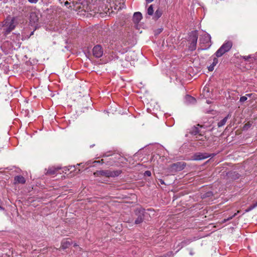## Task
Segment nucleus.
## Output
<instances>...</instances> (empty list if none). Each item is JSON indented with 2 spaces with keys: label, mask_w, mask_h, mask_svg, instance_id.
I'll return each instance as SVG.
<instances>
[{
  "label": "nucleus",
  "mask_w": 257,
  "mask_h": 257,
  "mask_svg": "<svg viewBox=\"0 0 257 257\" xmlns=\"http://www.w3.org/2000/svg\"><path fill=\"white\" fill-rule=\"evenodd\" d=\"M121 170L111 171L110 170H99L95 172L93 175L95 177L104 176L107 178L118 176L121 173Z\"/></svg>",
  "instance_id": "f257e3e1"
},
{
  "label": "nucleus",
  "mask_w": 257,
  "mask_h": 257,
  "mask_svg": "<svg viewBox=\"0 0 257 257\" xmlns=\"http://www.w3.org/2000/svg\"><path fill=\"white\" fill-rule=\"evenodd\" d=\"M232 47V42L231 41L225 42L219 49L215 52L216 57L222 56L225 53L228 52Z\"/></svg>",
  "instance_id": "f03ea898"
},
{
  "label": "nucleus",
  "mask_w": 257,
  "mask_h": 257,
  "mask_svg": "<svg viewBox=\"0 0 257 257\" xmlns=\"http://www.w3.org/2000/svg\"><path fill=\"white\" fill-rule=\"evenodd\" d=\"M2 27H5L3 34L6 36L9 34L15 28L14 20H6L2 22Z\"/></svg>",
  "instance_id": "7ed1b4c3"
},
{
  "label": "nucleus",
  "mask_w": 257,
  "mask_h": 257,
  "mask_svg": "<svg viewBox=\"0 0 257 257\" xmlns=\"http://www.w3.org/2000/svg\"><path fill=\"white\" fill-rule=\"evenodd\" d=\"M198 33L197 31H192L190 33L189 41V50L193 51L196 49L197 42L198 40Z\"/></svg>",
  "instance_id": "20e7f679"
},
{
  "label": "nucleus",
  "mask_w": 257,
  "mask_h": 257,
  "mask_svg": "<svg viewBox=\"0 0 257 257\" xmlns=\"http://www.w3.org/2000/svg\"><path fill=\"white\" fill-rule=\"evenodd\" d=\"M186 166V163L184 162H178L170 165L168 168L169 172L171 174L183 170Z\"/></svg>",
  "instance_id": "39448f33"
},
{
  "label": "nucleus",
  "mask_w": 257,
  "mask_h": 257,
  "mask_svg": "<svg viewBox=\"0 0 257 257\" xmlns=\"http://www.w3.org/2000/svg\"><path fill=\"white\" fill-rule=\"evenodd\" d=\"M199 41L201 48H199L198 50H206L211 46V37L208 34H205L202 36L200 38Z\"/></svg>",
  "instance_id": "423d86ee"
},
{
  "label": "nucleus",
  "mask_w": 257,
  "mask_h": 257,
  "mask_svg": "<svg viewBox=\"0 0 257 257\" xmlns=\"http://www.w3.org/2000/svg\"><path fill=\"white\" fill-rule=\"evenodd\" d=\"M145 213V210L144 208H140L136 209L135 214L137 216V217L135 221V223L136 224H139L143 221L144 219Z\"/></svg>",
  "instance_id": "0eeeda50"
},
{
  "label": "nucleus",
  "mask_w": 257,
  "mask_h": 257,
  "mask_svg": "<svg viewBox=\"0 0 257 257\" xmlns=\"http://www.w3.org/2000/svg\"><path fill=\"white\" fill-rule=\"evenodd\" d=\"M109 156H111V157L109 158L108 159H106L105 164L107 165H110V166H112L113 163H115V162H116L117 158H118L119 157V155H117V154H113V155H104L103 156V157H109Z\"/></svg>",
  "instance_id": "6e6552de"
},
{
  "label": "nucleus",
  "mask_w": 257,
  "mask_h": 257,
  "mask_svg": "<svg viewBox=\"0 0 257 257\" xmlns=\"http://www.w3.org/2000/svg\"><path fill=\"white\" fill-rule=\"evenodd\" d=\"M93 56L97 58L101 57L103 55V50L100 45L95 46L92 50Z\"/></svg>",
  "instance_id": "1a4fd4ad"
},
{
  "label": "nucleus",
  "mask_w": 257,
  "mask_h": 257,
  "mask_svg": "<svg viewBox=\"0 0 257 257\" xmlns=\"http://www.w3.org/2000/svg\"><path fill=\"white\" fill-rule=\"evenodd\" d=\"M211 156V154H209L206 153H197L194 155V160H201L203 159H206Z\"/></svg>",
  "instance_id": "9d476101"
},
{
  "label": "nucleus",
  "mask_w": 257,
  "mask_h": 257,
  "mask_svg": "<svg viewBox=\"0 0 257 257\" xmlns=\"http://www.w3.org/2000/svg\"><path fill=\"white\" fill-rule=\"evenodd\" d=\"M39 18V14L36 12H31L30 14V22L32 25L37 23Z\"/></svg>",
  "instance_id": "9b49d317"
},
{
  "label": "nucleus",
  "mask_w": 257,
  "mask_h": 257,
  "mask_svg": "<svg viewBox=\"0 0 257 257\" xmlns=\"http://www.w3.org/2000/svg\"><path fill=\"white\" fill-rule=\"evenodd\" d=\"M227 177L231 180H236L240 177V175L235 171H230L227 173Z\"/></svg>",
  "instance_id": "f8f14e48"
},
{
  "label": "nucleus",
  "mask_w": 257,
  "mask_h": 257,
  "mask_svg": "<svg viewBox=\"0 0 257 257\" xmlns=\"http://www.w3.org/2000/svg\"><path fill=\"white\" fill-rule=\"evenodd\" d=\"M142 18V15L140 12H135L133 15V21L135 24H138Z\"/></svg>",
  "instance_id": "ddd939ff"
},
{
  "label": "nucleus",
  "mask_w": 257,
  "mask_h": 257,
  "mask_svg": "<svg viewBox=\"0 0 257 257\" xmlns=\"http://www.w3.org/2000/svg\"><path fill=\"white\" fill-rule=\"evenodd\" d=\"M72 244V242L71 241L68 240V239H64L61 242L60 248L65 249L68 248Z\"/></svg>",
  "instance_id": "4468645a"
},
{
  "label": "nucleus",
  "mask_w": 257,
  "mask_h": 257,
  "mask_svg": "<svg viewBox=\"0 0 257 257\" xmlns=\"http://www.w3.org/2000/svg\"><path fill=\"white\" fill-rule=\"evenodd\" d=\"M26 183V179L25 178L21 176V175H18L15 177L14 178V184H24Z\"/></svg>",
  "instance_id": "2eb2a0df"
},
{
  "label": "nucleus",
  "mask_w": 257,
  "mask_h": 257,
  "mask_svg": "<svg viewBox=\"0 0 257 257\" xmlns=\"http://www.w3.org/2000/svg\"><path fill=\"white\" fill-rule=\"evenodd\" d=\"M203 127V125L198 124L197 126H193L190 131V134L193 135H196L200 132L199 128L198 127Z\"/></svg>",
  "instance_id": "dca6fc26"
},
{
  "label": "nucleus",
  "mask_w": 257,
  "mask_h": 257,
  "mask_svg": "<svg viewBox=\"0 0 257 257\" xmlns=\"http://www.w3.org/2000/svg\"><path fill=\"white\" fill-rule=\"evenodd\" d=\"M60 169H61V168H59V167H57V168H56L54 167H49L48 169V170H47L46 175H54Z\"/></svg>",
  "instance_id": "f3484780"
},
{
  "label": "nucleus",
  "mask_w": 257,
  "mask_h": 257,
  "mask_svg": "<svg viewBox=\"0 0 257 257\" xmlns=\"http://www.w3.org/2000/svg\"><path fill=\"white\" fill-rule=\"evenodd\" d=\"M213 196V193L211 191H208L201 194V198L202 199H211Z\"/></svg>",
  "instance_id": "a211bd4d"
},
{
  "label": "nucleus",
  "mask_w": 257,
  "mask_h": 257,
  "mask_svg": "<svg viewBox=\"0 0 257 257\" xmlns=\"http://www.w3.org/2000/svg\"><path fill=\"white\" fill-rule=\"evenodd\" d=\"M163 14V10L160 8H158L154 13L153 19L157 20L159 19Z\"/></svg>",
  "instance_id": "6ab92c4d"
},
{
  "label": "nucleus",
  "mask_w": 257,
  "mask_h": 257,
  "mask_svg": "<svg viewBox=\"0 0 257 257\" xmlns=\"http://www.w3.org/2000/svg\"><path fill=\"white\" fill-rule=\"evenodd\" d=\"M230 114H228L226 116H225L224 118L221 119L220 121H219L217 123L218 127H220L223 126L226 122L227 119L229 117H230Z\"/></svg>",
  "instance_id": "aec40b11"
},
{
  "label": "nucleus",
  "mask_w": 257,
  "mask_h": 257,
  "mask_svg": "<svg viewBox=\"0 0 257 257\" xmlns=\"http://www.w3.org/2000/svg\"><path fill=\"white\" fill-rule=\"evenodd\" d=\"M218 61L217 58L214 57L213 58L212 63L208 67V69L209 71H212L214 70V67L218 63Z\"/></svg>",
  "instance_id": "412c9836"
},
{
  "label": "nucleus",
  "mask_w": 257,
  "mask_h": 257,
  "mask_svg": "<svg viewBox=\"0 0 257 257\" xmlns=\"http://www.w3.org/2000/svg\"><path fill=\"white\" fill-rule=\"evenodd\" d=\"M64 170H63V172H64L65 173H66V171L71 170V172L74 171L75 170V166H69V167H65L63 168Z\"/></svg>",
  "instance_id": "4be33fe9"
},
{
  "label": "nucleus",
  "mask_w": 257,
  "mask_h": 257,
  "mask_svg": "<svg viewBox=\"0 0 257 257\" xmlns=\"http://www.w3.org/2000/svg\"><path fill=\"white\" fill-rule=\"evenodd\" d=\"M147 14L150 16H153L154 14V9L153 5H151L149 6L147 10Z\"/></svg>",
  "instance_id": "5701e85b"
},
{
  "label": "nucleus",
  "mask_w": 257,
  "mask_h": 257,
  "mask_svg": "<svg viewBox=\"0 0 257 257\" xmlns=\"http://www.w3.org/2000/svg\"><path fill=\"white\" fill-rule=\"evenodd\" d=\"M186 98V100L189 101L190 103H194L196 101L195 98L190 95H187Z\"/></svg>",
  "instance_id": "b1692460"
},
{
  "label": "nucleus",
  "mask_w": 257,
  "mask_h": 257,
  "mask_svg": "<svg viewBox=\"0 0 257 257\" xmlns=\"http://www.w3.org/2000/svg\"><path fill=\"white\" fill-rule=\"evenodd\" d=\"M135 52H130L127 54V59L128 60L130 58H132L133 57V60H135Z\"/></svg>",
  "instance_id": "393cba45"
},
{
  "label": "nucleus",
  "mask_w": 257,
  "mask_h": 257,
  "mask_svg": "<svg viewBox=\"0 0 257 257\" xmlns=\"http://www.w3.org/2000/svg\"><path fill=\"white\" fill-rule=\"evenodd\" d=\"M196 146L201 145L203 146L204 147H208V145H206L204 142L198 141L196 144Z\"/></svg>",
  "instance_id": "a878e982"
},
{
  "label": "nucleus",
  "mask_w": 257,
  "mask_h": 257,
  "mask_svg": "<svg viewBox=\"0 0 257 257\" xmlns=\"http://www.w3.org/2000/svg\"><path fill=\"white\" fill-rule=\"evenodd\" d=\"M255 207H254V206L252 204L249 207H248L245 210V212H249L250 211H251V210H252L253 209L255 208Z\"/></svg>",
  "instance_id": "bb28decb"
},
{
  "label": "nucleus",
  "mask_w": 257,
  "mask_h": 257,
  "mask_svg": "<svg viewBox=\"0 0 257 257\" xmlns=\"http://www.w3.org/2000/svg\"><path fill=\"white\" fill-rule=\"evenodd\" d=\"M196 141H198L205 142L207 140L206 137H205L204 138H200V139L198 137H196Z\"/></svg>",
  "instance_id": "cd10ccee"
},
{
  "label": "nucleus",
  "mask_w": 257,
  "mask_h": 257,
  "mask_svg": "<svg viewBox=\"0 0 257 257\" xmlns=\"http://www.w3.org/2000/svg\"><path fill=\"white\" fill-rule=\"evenodd\" d=\"M236 213H235L234 214V215H233L232 216H230L229 217H228L226 219H224L223 221V222H226V221L231 219L233 217H234L235 215H236Z\"/></svg>",
  "instance_id": "c85d7f7f"
},
{
  "label": "nucleus",
  "mask_w": 257,
  "mask_h": 257,
  "mask_svg": "<svg viewBox=\"0 0 257 257\" xmlns=\"http://www.w3.org/2000/svg\"><path fill=\"white\" fill-rule=\"evenodd\" d=\"M106 159H101L100 161H95L93 162V163H105Z\"/></svg>",
  "instance_id": "c756f323"
},
{
  "label": "nucleus",
  "mask_w": 257,
  "mask_h": 257,
  "mask_svg": "<svg viewBox=\"0 0 257 257\" xmlns=\"http://www.w3.org/2000/svg\"><path fill=\"white\" fill-rule=\"evenodd\" d=\"M144 176L150 177L151 176V172L150 171H146L144 173Z\"/></svg>",
  "instance_id": "7c9ffc66"
},
{
  "label": "nucleus",
  "mask_w": 257,
  "mask_h": 257,
  "mask_svg": "<svg viewBox=\"0 0 257 257\" xmlns=\"http://www.w3.org/2000/svg\"><path fill=\"white\" fill-rule=\"evenodd\" d=\"M246 99H247V97L245 96H243L240 98V101L241 102H243L245 101H246Z\"/></svg>",
  "instance_id": "2f4dec72"
},
{
  "label": "nucleus",
  "mask_w": 257,
  "mask_h": 257,
  "mask_svg": "<svg viewBox=\"0 0 257 257\" xmlns=\"http://www.w3.org/2000/svg\"><path fill=\"white\" fill-rule=\"evenodd\" d=\"M28 2L31 4H36L38 2V0H28Z\"/></svg>",
  "instance_id": "473e14b6"
},
{
  "label": "nucleus",
  "mask_w": 257,
  "mask_h": 257,
  "mask_svg": "<svg viewBox=\"0 0 257 257\" xmlns=\"http://www.w3.org/2000/svg\"><path fill=\"white\" fill-rule=\"evenodd\" d=\"M94 13H99L100 14H102V12L101 10L99 9V8L97 10H95Z\"/></svg>",
  "instance_id": "72a5a7b5"
},
{
  "label": "nucleus",
  "mask_w": 257,
  "mask_h": 257,
  "mask_svg": "<svg viewBox=\"0 0 257 257\" xmlns=\"http://www.w3.org/2000/svg\"><path fill=\"white\" fill-rule=\"evenodd\" d=\"M242 58L245 60H248V59L250 58V56H243Z\"/></svg>",
  "instance_id": "f704fd0d"
},
{
  "label": "nucleus",
  "mask_w": 257,
  "mask_h": 257,
  "mask_svg": "<svg viewBox=\"0 0 257 257\" xmlns=\"http://www.w3.org/2000/svg\"><path fill=\"white\" fill-rule=\"evenodd\" d=\"M249 126H250V124L246 123L245 124H244V125L243 126V128L244 129L247 128Z\"/></svg>",
  "instance_id": "c9c22d12"
},
{
  "label": "nucleus",
  "mask_w": 257,
  "mask_h": 257,
  "mask_svg": "<svg viewBox=\"0 0 257 257\" xmlns=\"http://www.w3.org/2000/svg\"><path fill=\"white\" fill-rule=\"evenodd\" d=\"M147 3H150L152 2L154 0H146Z\"/></svg>",
  "instance_id": "e433bc0d"
},
{
  "label": "nucleus",
  "mask_w": 257,
  "mask_h": 257,
  "mask_svg": "<svg viewBox=\"0 0 257 257\" xmlns=\"http://www.w3.org/2000/svg\"><path fill=\"white\" fill-rule=\"evenodd\" d=\"M69 4H70V3L68 1H66V2H65V5L66 6Z\"/></svg>",
  "instance_id": "4c0bfd02"
},
{
  "label": "nucleus",
  "mask_w": 257,
  "mask_h": 257,
  "mask_svg": "<svg viewBox=\"0 0 257 257\" xmlns=\"http://www.w3.org/2000/svg\"><path fill=\"white\" fill-rule=\"evenodd\" d=\"M253 205L255 207H257V201L255 203L253 204Z\"/></svg>",
  "instance_id": "58836bf2"
},
{
  "label": "nucleus",
  "mask_w": 257,
  "mask_h": 257,
  "mask_svg": "<svg viewBox=\"0 0 257 257\" xmlns=\"http://www.w3.org/2000/svg\"><path fill=\"white\" fill-rule=\"evenodd\" d=\"M73 246H74V247H76V246H78V244H77L76 243H74V244Z\"/></svg>",
  "instance_id": "ea45409f"
},
{
  "label": "nucleus",
  "mask_w": 257,
  "mask_h": 257,
  "mask_svg": "<svg viewBox=\"0 0 257 257\" xmlns=\"http://www.w3.org/2000/svg\"><path fill=\"white\" fill-rule=\"evenodd\" d=\"M158 34H159V33H160V32H162V30L161 29H159V30H158Z\"/></svg>",
  "instance_id": "a19ab883"
},
{
  "label": "nucleus",
  "mask_w": 257,
  "mask_h": 257,
  "mask_svg": "<svg viewBox=\"0 0 257 257\" xmlns=\"http://www.w3.org/2000/svg\"><path fill=\"white\" fill-rule=\"evenodd\" d=\"M160 182H161V183L162 184H164V181H163V180H160Z\"/></svg>",
  "instance_id": "79ce46f5"
},
{
  "label": "nucleus",
  "mask_w": 257,
  "mask_h": 257,
  "mask_svg": "<svg viewBox=\"0 0 257 257\" xmlns=\"http://www.w3.org/2000/svg\"><path fill=\"white\" fill-rule=\"evenodd\" d=\"M34 32V31H33V32L31 33L30 36H31V35H33Z\"/></svg>",
  "instance_id": "37998d69"
},
{
  "label": "nucleus",
  "mask_w": 257,
  "mask_h": 257,
  "mask_svg": "<svg viewBox=\"0 0 257 257\" xmlns=\"http://www.w3.org/2000/svg\"><path fill=\"white\" fill-rule=\"evenodd\" d=\"M2 23L0 24V28H3V27H2Z\"/></svg>",
  "instance_id": "c03bdc74"
}]
</instances>
